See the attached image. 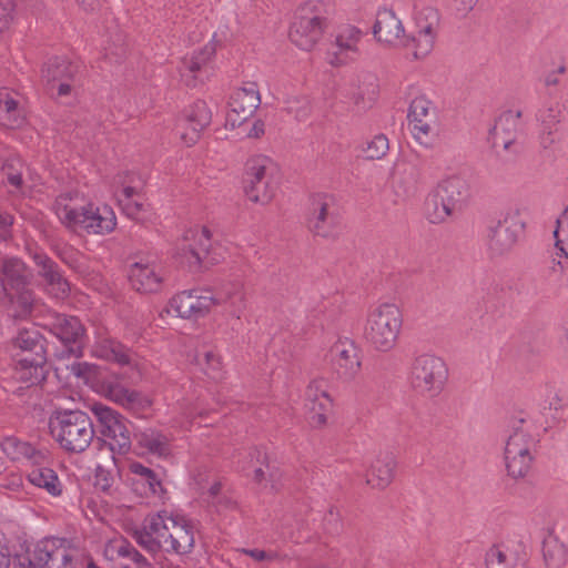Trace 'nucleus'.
Masks as SVG:
<instances>
[{"label": "nucleus", "instance_id": "1", "mask_svg": "<svg viewBox=\"0 0 568 568\" xmlns=\"http://www.w3.org/2000/svg\"><path fill=\"white\" fill-rule=\"evenodd\" d=\"M194 525L185 516L160 510L149 515L143 527L133 532L139 546L150 554L161 549L175 555H189L195 545Z\"/></svg>", "mask_w": 568, "mask_h": 568}, {"label": "nucleus", "instance_id": "2", "mask_svg": "<svg viewBox=\"0 0 568 568\" xmlns=\"http://www.w3.org/2000/svg\"><path fill=\"white\" fill-rule=\"evenodd\" d=\"M53 211L59 221L73 231L89 234H109L116 226V216L109 205H94L79 191H69L57 196Z\"/></svg>", "mask_w": 568, "mask_h": 568}, {"label": "nucleus", "instance_id": "3", "mask_svg": "<svg viewBox=\"0 0 568 568\" xmlns=\"http://www.w3.org/2000/svg\"><path fill=\"white\" fill-rule=\"evenodd\" d=\"M402 326L399 307L394 303H379L367 312L364 338L375 351L386 353L396 346Z\"/></svg>", "mask_w": 568, "mask_h": 568}, {"label": "nucleus", "instance_id": "4", "mask_svg": "<svg viewBox=\"0 0 568 568\" xmlns=\"http://www.w3.org/2000/svg\"><path fill=\"white\" fill-rule=\"evenodd\" d=\"M536 453V440L530 433V424L525 418L510 420L505 438L504 460L507 474L514 478H525L531 470Z\"/></svg>", "mask_w": 568, "mask_h": 568}, {"label": "nucleus", "instance_id": "5", "mask_svg": "<svg viewBox=\"0 0 568 568\" xmlns=\"http://www.w3.org/2000/svg\"><path fill=\"white\" fill-rule=\"evenodd\" d=\"M52 437L69 453H83L94 437L93 424L82 410L55 412L49 419Z\"/></svg>", "mask_w": 568, "mask_h": 568}, {"label": "nucleus", "instance_id": "6", "mask_svg": "<svg viewBox=\"0 0 568 568\" xmlns=\"http://www.w3.org/2000/svg\"><path fill=\"white\" fill-rule=\"evenodd\" d=\"M448 378L445 361L433 354L416 356L409 369L410 386L419 394L435 397L444 389Z\"/></svg>", "mask_w": 568, "mask_h": 568}, {"label": "nucleus", "instance_id": "7", "mask_svg": "<svg viewBox=\"0 0 568 568\" xmlns=\"http://www.w3.org/2000/svg\"><path fill=\"white\" fill-rule=\"evenodd\" d=\"M414 32L406 37L405 48L412 50L415 59L426 58L435 48L440 27V14L430 6H415L413 13Z\"/></svg>", "mask_w": 568, "mask_h": 568}, {"label": "nucleus", "instance_id": "8", "mask_svg": "<svg viewBox=\"0 0 568 568\" xmlns=\"http://www.w3.org/2000/svg\"><path fill=\"white\" fill-rule=\"evenodd\" d=\"M212 247V233L206 226L192 227L178 241L173 254L181 266L197 271L206 262Z\"/></svg>", "mask_w": 568, "mask_h": 568}, {"label": "nucleus", "instance_id": "9", "mask_svg": "<svg viewBox=\"0 0 568 568\" xmlns=\"http://www.w3.org/2000/svg\"><path fill=\"white\" fill-rule=\"evenodd\" d=\"M32 562L40 568H85L81 552L60 538H47L38 542Z\"/></svg>", "mask_w": 568, "mask_h": 568}, {"label": "nucleus", "instance_id": "10", "mask_svg": "<svg viewBox=\"0 0 568 568\" xmlns=\"http://www.w3.org/2000/svg\"><path fill=\"white\" fill-rule=\"evenodd\" d=\"M101 428V434L110 439V447L119 454L126 453L131 447V435L126 419L115 409L94 403L90 407Z\"/></svg>", "mask_w": 568, "mask_h": 568}, {"label": "nucleus", "instance_id": "11", "mask_svg": "<svg viewBox=\"0 0 568 568\" xmlns=\"http://www.w3.org/2000/svg\"><path fill=\"white\" fill-rule=\"evenodd\" d=\"M326 19L312 10L301 8L290 29L291 41L302 50H311L322 38L326 29Z\"/></svg>", "mask_w": 568, "mask_h": 568}, {"label": "nucleus", "instance_id": "12", "mask_svg": "<svg viewBox=\"0 0 568 568\" xmlns=\"http://www.w3.org/2000/svg\"><path fill=\"white\" fill-rule=\"evenodd\" d=\"M407 116L414 139L422 145H430L437 131L436 111L432 102L425 97L415 98Z\"/></svg>", "mask_w": 568, "mask_h": 568}, {"label": "nucleus", "instance_id": "13", "mask_svg": "<svg viewBox=\"0 0 568 568\" xmlns=\"http://www.w3.org/2000/svg\"><path fill=\"white\" fill-rule=\"evenodd\" d=\"M99 393L135 415H144L152 407V399L146 394L125 387L116 378L102 381Z\"/></svg>", "mask_w": 568, "mask_h": 568}, {"label": "nucleus", "instance_id": "14", "mask_svg": "<svg viewBox=\"0 0 568 568\" xmlns=\"http://www.w3.org/2000/svg\"><path fill=\"white\" fill-rule=\"evenodd\" d=\"M45 327L62 342L69 355H82L85 329L78 317L53 314L48 318Z\"/></svg>", "mask_w": 568, "mask_h": 568}, {"label": "nucleus", "instance_id": "15", "mask_svg": "<svg viewBox=\"0 0 568 568\" xmlns=\"http://www.w3.org/2000/svg\"><path fill=\"white\" fill-rule=\"evenodd\" d=\"M261 103L257 84L248 82L236 89L231 95L225 116V125L234 129L242 125L258 108Z\"/></svg>", "mask_w": 568, "mask_h": 568}, {"label": "nucleus", "instance_id": "16", "mask_svg": "<svg viewBox=\"0 0 568 568\" xmlns=\"http://www.w3.org/2000/svg\"><path fill=\"white\" fill-rule=\"evenodd\" d=\"M333 206L334 199L328 194H316L312 197L308 227L315 235L324 239L338 235L339 225Z\"/></svg>", "mask_w": 568, "mask_h": 568}, {"label": "nucleus", "instance_id": "17", "mask_svg": "<svg viewBox=\"0 0 568 568\" xmlns=\"http://www.w3.org/2000/svg\"><path fill=\"white\" fill-rule=\"evenodd\" d=\"M372 32L374 39L383 47H405L406 32L404 23L392 8L381 7L377 9Z\"/></svg>", "mask_w": 568, "mask_h": 568}, {"label": "nucleus", "instance_id": "18", "mask_svg": "<svg viewBox=\"0 0 568 568\" xmlns=\"http://www.w3.org/2000/svg\"><path fill=\"white\" fill-rule=\"evenodd\" d=\"M214 295L207 291H183L170 300V307L185 320H199L214 307Z\"/></svg>", "mask_w": 568, "mask_h": 568}, {"label": "nucleus", "instance_id": "19", "mask_svg": "<svg viewBox=\"0 0 568 568\" xmlns=\"http://www.w3.org/2000/svg\"><path fill=\"white\" fill-rule=\"evenodd\" d=\"M333 400L328 394V383L324 378L311 381L305 392V406L308 410V422L314 428H322L327 423Z\"/></svg>", "mask_w": 568, "mask_h": 568}, {"label": "nucleus", "instance_id": "20", "mask_svg": "<svg viewBox=\"0 0 568 568\" xmlns=\"http://www.w3.org/2000/svg\"><path fill=\"white\" fill-rule=\"evenodd\" d=\"M364 32L352 24L341 26L335 34V40L331 48L329 63L333 65L346 64L354 61L361 53L359 43Z\"/></svg>", "mask_w": 568, "mask_h": 568}, {"label": "nucleus", "instance_id": "21", "mask_svg": "<svg viewBox=\"0 0 568 568\" xmlns=\"http://www.w3.org/2000/svg\"><path fill=\"white\" fill-rule=\"evenodd\" d=\"M390 184L395 194L403 199H412L417 195L422 185L420 169L406 160L394 163L389 173Z\"/></svg>", "mask_w": 568, "mask_h": 568}, {"label": "nucleus", "instance_id": "22", "mask_svg": "<svg viewBox=\"0 0 568 568\" xmlns=\"http://www.w3.org/2000/svg\"><path fill=\"white\" fill-rule=\"evenodd\" d=\"M211 120L212 113L207 104L204 101H196L186 109L184 118L178 124L181 140L186 145L194 144Z\"/></svg>", "mask_w": 568, "mask_h": 568}, {"label": "nucleus", "instance_id": "23", "mask_svg": "<svg viewBox=\"0 0 568 568\" xmlns=\"http://www.w3.org/2000/svg\"><path fill=\"white\" fill-rule=\"evenodd\" d=\"M33 262L38 267V275L43 280L47 292L55 298H64L70 292V285L62 275L59 265L45 253H34Z\"/></svg>", "mask_w": 568, "mask_h": 568}, {"label": "nucleus", "instance_id": "24", "mask_svg": "<svg viewBox=\"0 0 568 568\" xmlns=\"http://www.w3.org/2000/svg\"><path fill=\"white\" fill-rule=\"evenodd\" d=\"M331 353L334 369L341 379L352 381L358 375L362 363L354 343L348 339L337 341Z\"/></svg>", "mask_w": 568, "mask_h": 568}, {"label": "nucleus", "instance_id": "25", "mask_svg": "<svg viewBox=\"0 0 568 568\" xmlns=\"http://www.w3.org/2000/svg\"><path fill=\"white\" fill-rule=\"evenodd\" d=\"M396 468L397 459L393 453H378L365 473L366 485L377 490L386 489L395 478Z\"/></svg>", "mask_w": 568, "mask_h": 568}, {"label": "nucleus", "instance_id": "26", "mask_svg": "<svg viewBox=\"0 0 568 568\" xmlns=\"http://www.w3.org/2000/svg\"><path fill=\"white\" fill-rule=\"evenodd\" d=\"M214 306H221L227 317L237 321L241 320L247 307L244 285L240 282L225 284L216 295H214Z\"/></svg>", "mask_w": 568, "mask_h": 568}, {"label": "nucleus", "instance_id": "27", "mask_svg": "<svg viewBox=\"0 0 568 568\" xmlns=\"http://www.w3.org/2000/svg\"><path fill=\"white\" fill-rule=\"evenodd\" d=\"M130 282L138 292L155 293L162 286V268L155 262H136L131 265Z\"/></svg>", "mask_w": 568, "mask_h": 568}, {"label": "nucleus", "instance_id": "28", "mask_svg": "<svg viewBox=\"0 0 568 568\" xmlns=\"http://www.w3.org/2000/svg\"><path fill=\"white\" fill-rule=\"evenodd\" d=\"M129 471L131 477L128 480L138 495L163 497L164 488L159 476L151 468L145 467L139 462H132L129 465Z\"/></svg>", "mask_w": 568, "mask_h": 568}, {"label": "nucleus", "instance_id": "29", "mask_svg": "<svg viewBox=\"0 0 568 568\" xmlns=\"http://www.w3.org/2000/svg\"><path fill=\"white\" fill-rule=\"evenodd\" d=\"M525 564L526 552L520 545H494L485 555L486 568H525Z\"/></svg>", "mask_w": 568, "mask_h": 568}, {"label": "nucleus", "instance_id": "30", "mask_svg": "<svg viewBox=\"0 0 568 568\" xmlns=\"http://www.w3.org/2000/svg\"><path fill=\"white\" fill-rule=\"evenodd\" d=\"M12 349L16 359L27 356L33 357L36 361H47L44 338L34 328L20 329L12 339Z\"/></svg>", "mask_w": 568, "mask_h": 568}, {"label": "nucleus", "instance_id": "31", "mask_svg": "<svg viewBox=\"0 0 568 568\" xmlns=\"http://www.w3.org/2000/svg\"><path fill=\"white\" fill-rule=\"evenodd\" d=\"M0 276L4 291L29 286L33 277L24 262L14 256L0 258Z\"/></svg>", "mask_w": 568, "mask_h": 568}, {"label": "nucleus", "instance_id": "32", "mask_svg": "<svg viewBox=\"0 0 568 568\" xmlns=\"http://www.w3.org/2000/svg\"><path fill=\"white\" fill-rule=\"evenodd\" d=\"M435 187L457 212L464 209L470 196L469 184L460 175L448 176L442 180Z\"/></svg>", "mask_w": 568, "mask_h": 568}, {"label": "nucleus", "instance_id": "33", "mask_svg": "<svg viewBox=\"0 0 568 568\" xmlns=\"http://www.w3.org/2000/svg\"><path fill=\"white\" fill-rule=\"evenodd\" d=\"M78 72V67L67 59L52 58L42 69V80L51 88H55V83L64 80H73Z\"/></svg>", "mask_w": 568, "mask_h": 568}, {"label": "nucleus", "instance_id": "34", "mask_svg": "<svg viewBox=\"0 0 568 568\" xmlns=\"http://www.w3.org/2000/svg\"><path fill=\"white\" fill-rule=\"evenodd\" d=\"M30 484L43 489L52 497H60L63 494V483L58 474L48 467H36L27 476Z\"/></svg>", "mask_w": 568, "mask_h": 568}, {"label": "nucleus", "instance_id": "35", "mask_svg": "<svg viewBox=\"0 0 568 568\" xmlns=\"http://www.w3.org/2000/svg\"><path fill=\"white\" fill-rule=\"evenodd\" d=\"M6 295L8 311L14 318H26L31 314L34 305V294L29 286L7 290Z\"/></svg>", "mask_w": 568, "mask_h": 568}, {"label": "nucleus", "instance_id": "36", "mask_svg": "<svg viewBox=\"0 0 568 568\" xmlns=\"http://www.w3.org/2000/svg\"><path fill=\"white\" fill-rule=\"evenodd\" d=\"M44 364L45 361L20 356L19 359H16L14 378L27 386L39 384L44 379Z\"/></svg>", "mask_w": 568, "mask_h": 568}, {"label": "nucleus", "instance_id": "37", "mask_svg": "<svg viewBox=\"0 0 568 568\" xmlns=\"http://www.w3.org/2000/svg\"><path fill=\"white\" fill-rule=\"evenodd\" d=\"M278 186V175L244 183V190L251 202L267 204L274 197Z\"/></svg>", "mask_w": 568, "mask_h": 568}, {"label": "nucleus", "instance_id": "38", "mask_svg": "<svg viewBox=\"0 0 568 568\" xmlns=\"http://www.w3.org/2000/svg\"><path fill=\"white\" fill-rule=\"evenodd\" d=\"M214 53V47L207 44L201 50L195 51L190 58L184 59L182 77H190V80L186 79L189 85H194L193 81L199 78L200 73L207 69Z\"/></svg>", "mask_w": 568, "mask_h": 568}, {"label": "nucleus", "instance_id": "39", "mask_svg": "<svg viewBox=\"0 0 568 568\" xmlns=\"http://www.w3.org/2000/svg\"><path fill=\"white\" fill-rule=\"evenodd\" d=\"M457 211L435 187L426 200V219L433 224L447 222Z\"/></svg>", "mask_w": 568, "mask_h": 568}, {"label": "nucleus", "instance_id": "40", "mask_svg": "<svg viewBox=\"0 0 568 568\" xmlns=\"http://www.w3.org/2000/svg\"><path fill=\"white\" fill-rule=\"evenodd\" d=\"M93 356L120 365L129 364L130 357L126 348L119 342L110 337H100L92 347Z\"/></svg>", "mask_w": 568, "mask_h": 568}, {"label": "nucleus", "instance_id": "41", "mask_svg": "<svg viewBox=\"0 0 568 568\" xmlns=\"http://www.w3.org/2000/svg\"><path fill=\"white\" fill-rule=\"evenodd\" d=\"M278 175L277 164L268 156L257 154L247 159L244 170V183Z\"/></svg>", "mask_w": 568, "mask_h": 568}, {"label": "nucleus", "instance_id": "42", "mask_svg": "<svg viewBox=\"0 0 568 568\" xmlns=\"http://www.w3.org/2000/svg\"><path fill=\"white\" fill-rule=\"evenodd\" d=\"M520 116V111H508L500 115L494 126L493 134L496 143L500 140L506 150L509 149L515 140V133L518 130Z\"/></svg>", "mask_w": 568, "mask_h": 568}, {"label": "nucleus", "instance_id": "43", "mask_svg": "<svg viewBox=\"0 0 568 568\" xmlns=\"http://www.w3.org/2000/svg\"><path fill=\"white\" fill-rule=\"evenodd\" d=\"M23 122L22 111L12 94L0 89V124L7 128L19 126Z\"/></svg>", "mask_w": 568, "mask_h": 568}, {"label": "nucleus", "instance_id": "44", "mask_svg": "<svg viewBox=\"0 0 568 568\" xmlns=\"http://www.w3.org/2000/svg\"><path fill=\"white\" fill-rule=\"evenodd\" d=\"M542 555L548 568H561L568 559L566 545L551 534L544 539Z\"/></svg>", "mask_w": 568, "mask_h": 568}, {"label": "nucleus", "instance_id": "45", "mask_svg": "<svg viewBox=\"0 0 568 568\" xmlns=\"http://www.w3.org/2000/svg\"><path fill=\"white\" fill-rule=\"evenodd\" d=\"M139 443L153 455L168 456L170 454V439L162 433L146 430L140 435Z\"/></svg>", "mask_w": 568, "mask_h": 568}, {"label": "nucleus", "instance_id": "46", "mask_svg": "<svg viewBox=\"0 0 568 568\" xmlns=\"http://www.w3.org/2000/svg\"><path fill=\"white\" fill-rule=\"evenodd\" d=\"M0 448L11 460L30 459L34 455V448L17 437L8 436L0 442Z\"/></svg>", "mask_w": 568, "mask_h": 568}, {"label": "nucleus", "instance_id": "47", "mask_svg": "<svg viewBox=\"0 0 568 568\" xmlns=\"http://www.w3.org/2000/svg\"><path fill=\"white\" fill-rule=\"evenodd\" d=\"M389 150V141L385 134H376L362 145V154L366 160H381Z\"/></svg>", "mask_w": 568, "mask_h": 568}, {"label": "nucleus", "instance_id": "48", "mask_svg": "<svg viewBox=\"0 0 568 568\" xmlns=\"http://www.w3.org/2000/svg\"><path fill=\"white\" fill-rule=\"evenodd\" d=\"M495 227L500 230L513 242L517 243L520 234L524 231L525 222L520 219L519 211L514 210L509 211Z\"/></svg>", "mask_w": 568, "mask_h": 568}, {"label": "nucleus", "instance_id": "49", "mask_svg": "<svg viewBox=\"0 0 568 568\" xmlns=\"http://www.w3.org/2000/svg\"><path fill=\"white\" fill-rule=\"evenodd\" d=\"M136 179V175L133 173H124L119 174L115 180L114 184L116 186L115 196L118 200V203H120V200L125 199H134L136 195V187L132 185Z\"/></svg>", "mask_w": 568, "mask_h": 568}, {"label": "nucleus", "instance_id": "50", "mask_svg": "<svg viewBox=\"0 0 568 568\" xmlns=\"http://www.w3.org/2000/svg\"><path fill=\"white\" fill-rule=\"evenodd\" d=\"M22 168L23 163L19 158H11L3 164V172L8 182L17 190L22 186Z\"/></svg>", "mask_w": 568, "mask_h": 568}, {"label": "nucleus", "instance_id": "51", "mask_svg": "<svg viewBox=\"0 0 568 568\" xmlns=\"http://www.w3.org/2000/svg\"><path fill=\"white\" fill-rule=\"evenodd\" d=\"M515 244L516 243L506 236L500 230H497L496 227L493 229L489 236V250L493 254L501 255L511 250Z\"/></svg>", "mask_w": 568, "mask_h": 568}, {"label": "nucleus", "instance_id": "52", "mask_svg": "<svg viewBox=\"0 0 568 568\" xmlns=\"http://www.w3.org/2000/svg\"><path fill=\"white\" fill-rule=\"evenodd\" d=\"M205 374L211 378H220L222 373L221 357L212 351H207L203 354V357L199 359Z\"/></svg>", "mask_w": 568, "mask_h": 568}, {"label": "nucleus", "instance_id": "53", "mask_svg": "<svg viewBox=\"0 0 568 568\" xmlns=\"http://www.w3.org/2000/svg\"><path fill=\"white\" fill-rule=\"evenodd\" d=\"M310 101L306 98H290L286 101V111L297 120H304L310 114Z\"/></svg>", "mask_w": 568, "mask_h": 568}, {"label": "nucleus", "instance_id": "54", "mask_svg": "<svg viewBox=\"0 0 568 568\" xmlns=\"http://www.w3.org/2000/svg\"><path fill=\"white\" fill-rule=\"evenodd\" d=\"M542 408L558 412L562 408V398L557 389L546 385L542 390Z\"/></svg>", "mask_w": 568, "mask_h": 568}, {"label": "nucleus", "instance_id": "55", "mask_svg": "<svg viewBox=\"0 0 568 568\" xmlns=\"http://www.w3.org/2000/svg\"><path fill=\"white\" fill-rule=\"evenodd\" d=\"M236 552L246 555L257 562L274 561L278 558V554L276 551H273V550L266 551V550L257 549V548H255V549L239 548V549H236Z\"/></svg>", "mask_w": 568, "mask_h": 568}, {"label": "nucleus", "instance_id": "56", "mask_svg": "<svg viewBox=\"0 0 568 568\" xmlns=\"http://www.w3.org/2000/svg\"><path fill=\"white\" fill-rule=\"evenodd\" d=\"M119 205L121 206L123 213L132 220H140L141 213L144 211L143 203L134 199H122L120 200Z\"/></svg>", "mask_w": 568, "mask_h": 568}, {"label": "nucleus", "instance_id": "57", "mask_svg": "<svg viewBox=\"0 0 568 568\" xmlns=\"http://www.w3.org/2000/svg\"><path fill=\"white\" fill-rule=\"evenodd\" d=\"M14 3L13 0H0V31L9 28L13 20Z\"/></svg>", "mask_w": 568, "mask_h": 568}, {"label": "nucleus", "instance_id": "58", "mask_svg": "<svg viewBox=\"0 0 568 568\" xmlns=\"http://www.w3.org/2000/svg\"><path fill=\"white\" fill-rule=\"evenodd\" d=\"M210 495L212 496L213 500L212 504L216 507L217 511H222L227 508H232L234 506V503L227 498V497H219V494L221 491V484L214 483L210 487Z\"/></svg>", "mask_w": 568, "mask_h": 568}, {"label": "nucleus", "instance_id": "59", "mask_svg": "<svg viewBox=\"0 0 568 568\" xmlns=\"http://www.w3.org/2000/svg\"><path fill=\"white\" fill-rule=\"evenodd\" d=\"M554 235L556 239V247L564 256L568 257V230L565 229L564 224H557Z\"/></svg>", "mask_w": 568, "mask_h": 568}, {"label": "nucleus", "instance_id": "60", "mask_svg": "<svg viewBox=\"0 0 568 568\" xmlns=\"http://www.w3.org/2000/svg\"><path fill=\"white\" fill-rule=\"evenodd\" d=\"M541 120L548 124L554 125L561 121V111L559 105H551L540 113Z\"/></svg>", "mask_w": 568, "mask_h": 568}, {"label": "nucleus", "instance_id": "61", "mask_svg": "<svg viewBox=\"0 0 568 568\" xmlns=\"http://www.w3.org/2000/svg\"><path fill=\"white\" fill-rule=\"evenodd\" d=\"M113 479L108 471L102 468L97 469L95 487L102 491H109L112 487Z\"/></svg>", "mask_w": 568, "mask_h": 568}, {"label": "nucleus", "instance_id": "62", "mask_svg": "<svg viewBox=\"0 0 568 568\" xmlns=\"http://www.w3.org/2000/svg\"><path fill=\"white\" fill-rule=\"evenodd\" d=\"M266 468H267L266 484L268 485V483H270V489L272 491H277L281 487L280 480H281L282 475L278 471V469H275V468L271 469L268 465L266 466Z\"/></svg>", "mask_w": 568, "mask_h": 568}, {"label": "nucleus", "instance_id": "63", "mask_svg": "<svg viewBox=\"0 0 568 568\" xmlns=\"http://www.w3.org/2000/svg\"><path fill=\"white\" fill-rule=\"evenodd\" d=\"M112 549L123 558H128L130 556V552L133 550V546L128 542L126 540H115L112 544Z\"/></svg>", "mask_w": 568, "mask_h": 568}, {"label": "nucleus", "instance_id": "64", "mask_svg": "<svg viewBox=\"0 0 568 568\" xmlns=\"http://www.w3.org/2000/svg\"><path fill=\"white\" fill-rule=\"evenodd\" d=\"M374 99V92H372V94H369L367 98H365L364 92H358L353 97L354 104L358 108V110L369 108L373 104Z\"/></svg>", "mask_w": 568, "mask_h": 568}]
</instances>
